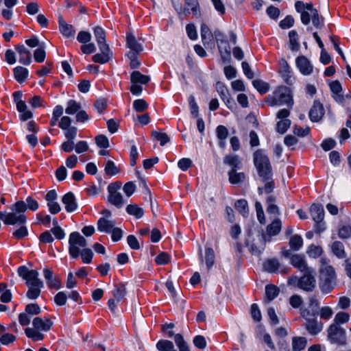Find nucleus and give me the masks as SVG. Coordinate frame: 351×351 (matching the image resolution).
I'll return each mask as SVG.
<instances>
[{
	"mask_svg": "<svg viewBox=\"0 0 351 351\" xmlns=\"http://www.w3.org/2000/svg\"><path fill=\"white\" fill-rule=\"evenodd\" d=\"M290 49L292 51H298L300 49L299 36L295 30L289 32Z\"/></svg>",
	"mask_w": 351,
	"mask_h": 351,
	"instance_id": "c9c22d12",
	"label": "nucleus"
},
{
	"mask_svg": "<svg viewBox=\"0 0 351 351\" xmlns=\"http://www.w3.org/2000/svg\"><path fill=\"white\" fill-rule=\"evenodd\" d=\"M350 320V315L348 313L346 312H339L336 314L335 319H334V323L337 324L339 326L341 324H345L348 322Z\"/></svg>",
	"mask_w": 351,
	"mask_h": 351,
	"instance_id": "13d9d810",
	"label": "nucleus"
},
{
	"mask_svg": "<svg viewBox=\"0 0 351 351\" xmlns=\"http://www.w3.org/2000/svg\"><path fill=\"white\" fill-rule=\"evenodd\" d=\"M295 66L303 75H310L313 73L314 66L312 62L304 56H299L296 58Z\"/></svg>",
	"mask_w": 351,
	"mask_h": 351,
	"instance_id": "9b49d317",
	"label": "nucleus"
},
{
	"mask_svg": "<svg viewBox=\"0 0 351 351\" xmlns=\"http://www.w3.org/2000/svg\"><path fill=\"white\" fill-rule=\"evenodd\" d=\"M229 182L232 184H240L245 180V174L243 172L230 170L228 173Z\"/></svg>",
	"mask_w": 351,
	"mask_h": 351,
	"instance_id": "2f4dec72",
	"label": "nucleus"
},
{
	"mask_svg": "<svg viewBox=\"0 0 351 351\" xmlns=\"http://www.w3.org/2000/svg\"><path fill=\"white\" fill-rule=\"evenodd\" d=\"M254 166L262 180H269L273 176L269 159L263 149L256 150L253 154Z\"/></svg>",
	"mask_w": 351,
	"mask_h": 351,
	"instance_id": "20e7f679",
	"label": "nucleus"
},
{
	"mask_svg": "<svg viewBox=\"0 0 351 351\" xmlns=\"http://www.w3.org/2000/svg\"><path fill=\"white\" fill-rule=\"evenodd\" d=\"M97 225L99 231L105 233H110L114 228L115 222L112 220H108L105 217H101L97 221Z\"/></svg>",
	"mask_w": 351,
	"mask_h": 351,
	"instance_id": "b1692460",
	"label": "nucleus"
},
{
	"mask_svg": "<svg viewBox=\"0 0 351 351\" xmlns=\"http://www.w3.org/2000/svg\"><path fill=\"white\" fill-rule=\"evenodd\" d=\"M25 211L29 209L36 211L39 208L38 202L31 196H28L25 199Z\"/></svg>",
	"mask_w": 351,
	"mask_h": 351,
	"instance_id": "e2e57ef3",
	"label": "nucleus"
},
{
	"mask_svg": "<svg viewBox=\"0 0 351 351\" xmlns=\"http://www.w3.org/2000/svg\"><path fill=\"white\" fill-rule=\"evenodd\" d=\"M223 163L230 167V170L238 171L242 168V160L237 154H228L223 158Z\"/></svg>",
	"mask_w": 351,
	"mask_h": 351,
	"instance_id": "a211bd4d",
	"label": "nucleus"
},
{
	"mask_svg": "<svg viewBox=\"0 0 351 351\" xmlns=\"http://www.w3.org/2000/svg\"><path fill=\"white\" fill-rule=\"evenodd\" d=\"M149 81V76L143 75L138 71H134L130 75V82L132 84H146Z\"/></svg>",
	"mask_w": 351,
	"mask_h": 351,
	"instance_id": "c85d7f7f",
	"label": "nucleus"
},
{
	"mask_svg": "<svg viewBox=\"0 0 351 351\" xmlns=\"http://www.w3.org/2000/svg\"><path fill=\"white\" fill-rule=\"evenodd\" d=\"M291 264L302 273L311 272V269H313L308 266L304 256L302 254L293 255L291 257Z\"/></svg>",
	"mask_w": 351,
	"mask_h": 351,
	"instance_id": "2eb2a0df",
	"label": "nucleus"
},
{
	"mask_svg": "<svg viewBox=\"0 0 351 351\" xmlns=\"http://www.w3.org/2000/svg\"><path fill=\"white\" fill-rule=\"evenodd\" d=\"M252 84L261 95L266 93L269 89L268 84L261 80H253Z\"/></svg>",
	"mask_w": 351,
	"mask_h": 351,
	"instance_id": "de8ad7c7",
	"label": "nucleus"
},
{
	"mask_svg": "<svg viewBox=\"0 0 351 351\" xmlns=\"http://www.w3.org/2000/svg\"><path fill=\"white\" fill-rule=\"evenodd\" d=\"M290 247L295 251H298L303 245V239L300 235L295 234L289 239Z\"/></svg>",
	"mask_w": 351,
	"mask_h": 351,
	"instance_id": "37998d69",
	"label": "nucleus"
},
{
	"mask_svg": "<svg viewBox=\"0 0 351 351\" xmlns=\"http://www.w3.org/2000/svg\"><path fill=\"white\" fill-rule=\"evenodd\" d=\"M99 50L101 51V53L94 55L93 56V61L100 64H105L108 62L111 58L109 47H107L106 49L99 48Z\"/></svg>",
	"mask_w": 351,
	"mask_h": 351,
	"instance_id": "c756f323",
	"label": "nucleus"
},
{
	"mask_svg": "<svg viewBox=\"0 0 351 351\" xmlns=\"http://www.w3.org/2000/svg\"><path fill=\"white\" fill-rule=\"evenodd\" d=\"M279 73L286 84L291 85L294 82V78L292 75V70L288 62L282 59L280 62Z\"/></svg>",
	"mask_w": 351,
	"mask_h": 351,
	"instance_id": "4468645a",
	"label": "nucleus"
},
{
	"mask_svg": "<svg viewBox=\"0 0 351 351\" xmlns=\"http://www.w3.org/2000/svg\"><path fill=\"white\" fill-rule=\"evenodd\" d=\"M33 326L40 331L47 332L51 329L53 322L47 318L35 317L32 321Z\"/></svg>",
	"mask_w": 351,
	"mask_h": 351,
	"instance_id": "412c9836",
	"label": "nucleus"
},
{
	"mask_svg": "<svg viewBox=\"0 0 351 351\" xmlns=\"http://www.w3.org/2000/svg\"><path fill=\"white\" fill-rule=\"evenodd\" d=\"M25 333L28 338L32 339L33 341H38L44 339V335L40 332V330L32 328H27L25 330Z\"/></svg>",
	"mask_w": 351,
	"mask_h": 351,
	"instance_id": "79ce46f5",
	"label": "nucleus"
},
{
	"mask_svg": "<svg viewBox=\"0 0 351 351\" xmlns=\"http://www.w3.org/2000/svg\"><path fill=\"white\" fill-rule=\"evenodd\" d=\"M174 348V345L172 341L169 340L162 339L157 342L156 348L159 351H171Z\"/></svg>",
	"mask_w": 351,
	"mask_h": 351,
	"instance_id": "09e8293b",
	"label": "nucleus"
},
{
	"mask_svg": "<svg viewBox=\"0 0 351 351\" xmlns=\"http://www.w3.org/2000/svg\"><path fill=\"white\" fill-rule=\"evenodd\" d=\"M310 213L312 219L319 227V232L324 230V224L321 223L324 218V210L322 205L313 204L310 208Z\"/></svg>",
	"mask_w": 351,
	"mask_h": 351,
	"instance_id": "f8f14e48",
	"label": "nucleus"
},
{
	"mask_svg": "<svg viewBox=\"0 0 351 351\" xmlns=\"http://www.w3.org/2000/svg\"><path fill=\"white\" fill-rule=\"evenodd\" d=\"M217 46L223 62L229 60L230 58V46L228 41H221L217 44Z\"/></svg>",
	"mask_w": 351,
	"mask_h": 351,
	"instance_id": "cd10ccee",
	"label": "nucleus"
},
{
	"mask_svg": "<svg viewBox=\"0 0 351 351\" xmlns=\"http://www.w3.org/2000/svg\"><path fill=\"white\" fill-rule=\"evenodd\" d=\"M59 29L65 37H72L75 34V30L71 25L67 24L62 17L59 18Z\"/></svg>",
	"mask_w": 351,
	"mask_h": 351,
	"instance_id": "473e14b6",
	"label": "nucleus"
},
{
	"mask_svg": "<svg viewBox=\"0 0 351 351\" xmlns=\"http://www.w3.org/2000/svg\"><path fill=\"white\" fill-rule=\"evenodd\" d=\"M217 90L221 99L226 101V99L230 96L228 88L221 82H217L216 84Z\"/></svg>",
	"mask_w": 351,
	"mask_h": 351,
	"instance_id": "052dcab7",
	"label": "nucleus"
},
{
	"mask_svg": "<svg viewBox=\"0 0 351 351\" xmlns=\"http://www.w3.org/2000/svg\"><path fill=\"white\" fill-rule=\"evenodd\" d=\"M23 108H16L17 111L19 112V119L21 121H26L33 117V113L31 110L27 109L26 104H24Z\"/></svg>",
	"mask_w": 351,
	"mask_h": 351,
	"instance_id": "c03bdc74",
	"label": "nucleus"
},
{
	"mask_svg": "<svg viewBox=\"0 0 351 351\" xmlns=\"http://www.w3.org/2000/svg\"><path fill=\"white\" fill-rule=\"evenodd\" d=\"M15 80L18 82H24L28 76V70L23 66H18L13 69Z\"/></svg>",
	"mask_w": 351,
	"mask_h": 351,
	"instance_id": "e433bc0d",
	"label": "nucleus"
},
{
	"mask_svg": "<svg viewBox=\"0 0 351 351\" xmlns=\"http://www.w3.org/2000/svg\"><path fill=\"white\" fill-rule=\"evenodd\" d=\"M170 256L167 252H161L155 258V262L157 265H166L170 261Z\"/></svg>",
	"mask_w": 351,
	"mask_h": 351,
	"instance_id": "338daca9",
	"label": "nucleus"
},
{
	"mask_svg": "<svg viewBox=\"0 0 351 351\" xmlns=\"http://www.w3.org/2000/svg\"><path fill=\"white\" fill-rule=\"evenodd\" d=\"M307 344V340L303 337H294L292 339V349L293 351L304 350Z\"/></svg>",
	"mask_w": 351,
	"mask_h": 351,
	"instance_id": "4c0bfd02",
	"label": "nucleus"
},
{
	"mask_svg": "<svg viewBox=\"0 0 351 351\" xmlns=\"http://www.w3.org/2000/svg\"><path fill=\"white\" fill-rule=\"evenodd\" d=\"M121 187V182H112L108 186V200L118 208L123 207L125 203L122 194L119 191Z\"/></svg>",
	"mask_w": 351,
	"mask_h": 351,
	"instance_id": "6e6552de",
	"label": "nucleus"
},
{
	"mask_svg": "<svg viewBox=\"0 0 351 351\" xmlns=\"http://www.w3.org/2000/svg\"><path fill=\"white\" fill-rule=\"evenodd\" d=\"M264 269L270 273H279L283 271L280 269V264L277 259L267 260L263 264Z\"/></svg>",
	"mask_w": 351,
	"mask_h": 351,
	"instance_id": "7c9ffc66",
	"label": "nucleus"
},
{
	"mask_svg": "<svg viewBox=\"0 0 351 351\" xmlns=\"http://www.w3.org/2000/svg\"><path fill=\"white\" fill-rule=\"evenodd\" d=\"M279 289L274 285H267L265 287V298L263 303L267 304L274 300L279 294Z\"/></svg>",
	"mask_w": 351,
	"mask_h": 351,
	"instance_id": "bb28decb",
	"label": "nucleus"
},
{
	"mask_svg": "<svg viewBox=\"0 0 351 351\" xmlns=\"http://www.w3.org/2000/svg\"><path fill=\"white\" fill-rule=\"evenodd\" d=\"M126 45L127 47L130 49V52L138 54L143 50L141 45L137 42L135 36L132 34H127Z\"/></svg>",
	"mask_w": 351,
	"mask_h": 351,
	"instance_id": "393cba45",
	"label": "nucleus"
},
{
	"mask_svg": "<svg viewBox=\"0 0 351 351\" xmlns=\"http://www.w3.org/2000/svg\"><path fill=\"white\" fill-rule=\"evenodd\" d=\"M62 202L64 205L65 210L68 213H72L77 210V204L73 193H66L62 198Z\"/></svg>",
	"mask_w": 351,
	"mask_h": 351,
	"instance_id": "f3484780",
	"label": "nucleus"
},
{
	"mask_svg": "<svg viewBox=\"0 0 351 351\" xmlns=\"http://www.w3.org/2000/svg\"><path fill=\"white\" fill-rule=\"evenodd\" d=\"M80 255L81 256L84 263L89 264L92 261L93 252L90 249L85 247L82 249V250L80 251Z\"/></svg>",
	"mask_w": 351,
	"mask_h": 351,
	"instance_id": "6e6d98bb",
	"label": "nucleus"
},
{
	"mask_svg": "<svg viewBox=\"0 0 351 351\" xmlns=\"http://www.w3.org/2000/svg\"><path fill=\"white\" fill-rule=\"evenodd\" d=\"M18 274L23 280L28 287L26 295L30 300L37 299L44 287L43 282L38 278L39 274L36 270L29 269L26 266H20L17 270Z\"/></svg>",
	"mask_w": 351,
	"mask_h": 351,
	"instance_id": "f257e3e1",
	"label": "nucleus"
},
{
	"mask_svg": "<svg viewBox=\"0 0 351 351\" xmlns=\"http://www.w3.org/2000/svg\"><path fill=\"white\" fill-rule=\"evenodd\" d=\"M266 103L270 106L287 105L292 108L293 99L291 90L287 86H280L266 98Z\"/></svg>",
	"mask_w": 351,
	"mask_h": 351,
	"instance_id": "7ed1b4c3",
	"label": "nucleus"
},
{
	"mask_svg": "<svg viewBox=\"0 0 351 351\" xmlns=\"http://www.w3.org/2000/svg\"><path fill=\"white\" fill-rule=\"evenodd\" d=\"M87 242L85 238L77 232H71L69 239V253L71 258H77L80 256V248H85Z\"/></svg>",
	"mask_w": 351,
	"mask_h": 351,
	"instance_id": "0eeeda50",
	"label": "nucleus"
},
{
	"mask_svg": "<svg viewBox=\"0 0 351 351\" xmlns=\"http://www.w3.org/2000/svg\"><path fill=\"white\" fill-rule=\"evenodd\" d=\"M217 136L219 139V145L221 148H224L226 147V139L228 136V129L223 125H219L216 128Z\"/></svg>",
	"mask_w": 351,
	"mask_h": 351,
	"instance_id": "72a5a7b5",
	"label": "nucleus"
},
{
	"mask_svg": "<svg viewBox=\"0 0 351 351\" xmlns=\"http://www.w3.org/2000/svg\"><path fill=\"white\" fill-rule=\"evenodd\" d=\"M333 253L339 258L345 256V250L343 243L340 241H335L332 245Z\"/></svg>",
	"mask_w": 351,
	"mask_h": 351,
	"instance_id": "8fccbe9b",
	"label": "nucleus"
},
{
	"mask_svg": "<svg viewBox=\"0 0 351 351\" xmlns=\"http://www.w3.org/2000/svg\"><path fill=\"white\" fill-rule=\"evenodd\" d=\"M291 121L289 119L280 120L276 123V131L280 134H285L291 125Z\"/></svg>",
	"mask_w": 351,
	"mask_h": 351,
	"instance_id": "603ef678",
	"label": "nucleus"
},
{
	"mask_svg": "<svg viewBox=\"0 0 351 351\" xmlns=\"http://www.w3.org/2000/svg\"><path fill=\"white\" fill-rule=\"evenodd\" d=\"M324 114V109L322 104L315 101L309 112V117L313 122L319 121Z\"/></svg>",
	"mask_w": 351,
	"mask_h": 351,
	"instance_id": "aec40b11",
	"label": "nucleus"
},
{
	"mask_svg": "<svg viewBox=\"0 0 351 351\" xmlns=\"http://www.w3.org/2000/svg\"><path fill=\"white\" fill-rule=\"evenodd\" d=\"M191 12L195 16L199 15V5L197 0H184V8L179 14L186 16Z\"/></svg>",
	"mask_w": 351,
	"mask_h": 351,
	"instance_id": "dca6fc26",
	"label": "nucleus"
},
{
	"mask_svg": "<svg viewBox=\"0 0 351 351\" xmlns=\"http://www.w3.org/2000/svg\"><path fill=\"white\" fill-rule=\"evenodd\" d=\"M319 288L322 293H329L336 285V275L334 268L323 265L320 269Z\"/></svg>",
	"mask_w": 351,
	"mask_h": 351,
	"instance_id": "39448f33",
	"label": "nucleus"
},
{
	"mask_svg": "<svg viewBox=\"0 0 351 351\" xmlns=\"http://www.w3.org/2000/svg\"><path fill=\"white\" fill-rule=\"evenodd\" d=\"M15 49L19 56V62L24 65H29L32 62L30 51L23 45H16Z\"/></svg>",
	"mask_w": 351,
	"mask_h": 351,
	"instance_id": "6ab92c4d",
	"label": "nucleus"
},
{
	"mask_svg": "<svg viewBox=\"0 0 351 351\" xmlns=\"http://www.w3.org/2000/svg\"><path fill=\"white\" fill-rule=\"evenodd\" d=\"M294 22L295 21L293 17L291 15H287L283 20L280 22L279 26L283 29H289L293 26Z\"/></svg>",
	"mask_w": 351,
	"mask_h": 351,
	"instance_id": "69168bd1",
	"label": "nucleus"
},
{
	"mask_svg": "<svg viewBox=\"0 0 351 351\" xmlns=\"http://www.w3.org/2000/svg\"><path fill=\"white\" fill-rule=\"evenodd\" d=\"M10 212H1L3 222L5 225H23L27 221L25 215V202L20 200L12 204Z\"/></svg>",
	"mask_w": 351,
	"mask_h": 351,
	"instance_id": "f03ea898",
	"label": "nucleus"
},
{
	"mask_svg": "<svg viewBox=\"0 0 351 351\" xmlns=\"http://www.w3.org/2000/svg\"><path fill=\"white\" fill-rule=\"evenodd\" d=\"M328 338L332 343L344 345L346 342V331L337 324H332L328 328Z\"/></svg>",
	"mask_w": 351,
	"mask_h": 351,
	"instance_id": "1a4fd4ad",
	"label": "nucleus"
},
{
	"mask_svg": "<svg viewBox=\"0 0 351 351\" xmlns=\"http://www.w3.org/2000/svg\"><path fill=\"white\" fill-rule=\"evenodd\" d=\"M45 57L46 52L43 47L36 49L34 52V58L36 62H43L45 61Z\"/></svg>",
	"mask_w": 351,
	"mask_h": 351,
	"instance_id": "774afa93",
	"label": "nucleus"
},
{
	"mask_svg": "<svg viewBox=\"0 0 351 351\" xmlns=\"http://www.w3.org/2000/svg\"><path fill=\"white\" fill-rule=\"evenodd\" d=\"M282 228V222L279 219H276L267 227L266 233L263 234L265 242H269L270 238L279 234Z\"/></svg>",
	"mask_w": 351,
	"mask_h": 351,
	"instance_id": "ddd939ff",
	"label": "nucleus"
},
{
	"mask_svg": "<svg viewBox=\"0 0 351 351\" xmlns=\"http://www.w3.org/2000/svg\"><path fill=\"white\" fill-rule=\"evenodd\" d=\"M295 8L300 14L301 22L305 25H308L312 17L313 10H316L313 4L297 1L295 3Z\"/></svg>",
	"mask_w": 351,
	"mask_h": 351,
	"instance_id": "9d476101",
	"label": "nucleus"
},
{
	"mask_svg": "<svg viewBox=\"0 0 351 351\" xmlns=\"http://www.w3.org/2000/svg\"><path fill=\"white\" fill-rule=\"evenodd\" d=\"M201 38L204 45L208 44L213 38V35L210 30V28L205 23H202L201 25Z\"/></svg>",
	"mask_w": 351,
	"mask_h": 351,
	"instance_id": "58836bf2",
	"label": "nucleus"
},
{
	"mask_svg": "<svg viewBox=\"0 0 351 351\" xmlns=\"http://www.w3.org/2000/svg\"><path fill=\"white\" fill-rule=\"evenodd\" d=\"M288 282L289 285H297V287L305 291H312L315 287L316 280L315 278V271L311 269V272H304V275L298 278L297 276L289 278Z\"/></svg>",
	"mask_w": 351,
	"mask_h": 351,
	"instance_id": "423d86ee",
	"label": "nucleus"
},
{
	"mask_svg": "<svg viewBox=\"0 0 351 351\" xmlns=\"http://www.w3.org/2000/svg\"><path fill=\"white\" fill-rule=\"evenodd\" d=\"M305 328L310 335H316L322 330L323 324L315 317L306 322Z\"/></svg>",
	"mask_w": 351,
	"mask_h": 351,
	"instance_id": "4be33fe9",
	"label": "nucleus"
},
{
	"mask_svg": "<svg viewBox=\"0 0 351 351\" xmlns=\"http://www.w3.org/2000/svg\"><path fill=\"white\" fill-rule=\"evenodd\" d=\"M333 313L332 309L328 306H323L319 309L320 318L324 320L330 319L333 315Z\"/></svg>",
	"mask_w": 351,
	"mask_h": 351,
	"instance_id": "680f3d73",
	"label": "nucleus"
},
{
	"mask_svg": "<svg viewBox=\"0 0 351 351\" xmlns=\"http://www.w3.org/2000/svg\"><path fill=\"white\" fill-rule=\"evenodd\" d=\"M173 336L175 343L180 351H190L187 343L181 334H176Z\"/></svg>",
	"mask_w": 351,
	"mask_h": 351,
	"instance_id": "a18cd8bd",
	"label": "nucleus"
},
{
	"mask_svg": "<svg viewBox=\"0 0 351 351\" xmlns=\"http://www.w3.org/2000/svg\"><path fill=\"white\" fill-rule=\"evenodd\" d=\"M104 171L106 175L112 176L119 172V169L112 160H108L105 165Z\"/></svg>",
	"mask_w": 351,
	"mask_h": 351,
	"instance_id": "864d4df0",
	"label": "nucleus"
},
{
	"mask_svg": "<svg viewBox=\"0 0 351 351\" xmlns=\"http://www.w3.org/2000/svg\"><path fill=\"white\" fill-rule=\"evenodd\" d=\"M114 287L112 295L113 298L116 299L117 303H118L124 298L126 294V289L125 285L123 283L115 284Z\"/></svg>",
	"mask_w": 351,
	"mask_h": 351,
	"instance_id": "f704fd0d",
	"label": "nucleus"
},
{
	"mask_svg": "<svg viewBox=\"0 0 351 351\" xmlns=\"http://www.w3.org/2000/svg\"><path fill=\"white\" fill-rule=\"evenodd\" d=\"M125 210L128 214L135 217L136 219L141 218L144 215L143 209L136 204H129Z\"/></svg>",
	"mask_w": 351,
	"mask_h": 351,
	"instance_id": "ea45409f",
	"label": "nucleus"
},
{
	"mask_svg": "<svg viewBox=\"0 0 351 351\" xmlns=\"http://www.w3.org/2000/svg\"><path fill=\"white\" fill-rule=\"evenodd\" d=\"M94 35L97 40L99 48L106 49L109 47L106 40V33L104 29L99 26L94 28Z\"/></svg>",
	"mask_w": 351,
	"mask_h": 351,
	"instance_id": "5701e85b",
	"label": "nucleus"
},
{
	"mask_svg": "<svg viewBox=\"0 0 351 351\" xmlns=\"http://www.w3.org/2000/svg\"><path fill=\"white\" fill-rule=\"evenodd\" d=\"M235 208L243 216L247 215V202L245 199H241L234 204Z\"/></svg>",
	"mask_w": 351,
	"mask_h": 351,
	"instance_id": "3c124183",
	"label": "nucleus"
},
{
	"mask_svg": "<svg viewBox=\"0 0 351 351\" xmlns=\"http://www.w3.org/2000/svg\"><path fill=\"white\" fill-rule=\"evenodd\" d=\"M205 253H206V256H205L206 265L207 268L208 269H210L213 267L214 262H215V252L212 247H208L206 248Z\"/></svg>",
	"mask_w": 351,
	"mask_h": 351,
	"instance_id": "49530a36",
	"label": "nucleus"
},
{
	"mask_svg": "<svg viewBox=\"0 0 351 351\" xmlns=\"http://www.w3.org/2000/svg\"><path fill=\"white\" fill-rule=\"evenodd\" d=\"M339 237L342 239H346L351 237V226L344 225L339 229Z\"/></svg>",
	"mask_w": 351,
	"mask_h": 351,
	"instance_id": "0e129e2a",
	"label": "nucleus"
},
{
	"mask_svg": "<svg viewBox=\"0 0 351 351\" xmlns=\"http://www.w3.org/2000/svg\"><path fill=\"white\" fill-rule=\"evenodd\" d=\"M81 110V104L80 103L76 101L73 99H70L66 103V107L65 109V112L67 114H77Z\"/></svg>",
	"mask_w": 351,
	"mask_h": 351,
	"instance_id": "a19ab883",
	"label": "nucleus"
},
{
	"mask_svg": "<svg viewBox=\"0 0 351 351\" xmlns=\"http://www.w3.org/2000/svg\"><path fill=\"white\" fill-rule=\"evenodd\" d=\"M147 108V103L143 99H136L133 102V108L138 112H142Z\"/></svg>",
	"mask_w": 351,
	"mask_h": 351,
	"instance_id": "bf43d9fd",
	"label": "nucleus"
},
{
	"mask_svg": "<svg viewBox=\"0 0 351 351\" xmlns=\"http://www.w3.org/2000/svg\"><path fill=\"white\" fill-rule=\"evenodd\" d=\"M322 252V248L320 246L315 245H311L306 250V253L308 256L313 258L320 256Z\"/></svg>",
	"mask_w": 351,
	"mask_h": 351,
	"instance_id": "4d7b16f0",
	"label": "nucleus"
},
{
	"mask_svg": "<svg viewBox=\"0 0 351 351\" xmlns=\"http://www.w3.org/2000/svg\"><path fill=\"white\" fill-rule=\"evenodd\" d=\"M43 275L47 281V284L50 289H58L60 288V282L58 279L53 278V272L48 268H45Z\"/></svg>",
	"mask_w": 351,
	"mask_h": 351,
	"instance_id": "a878e982",
	"label": "nucleus"
},
{
	"mask_svg": "<svg viewBox=\"0 0 351 351\" xmlns=\"http://www.w3.org/2000/svg\"><path fill=\"white\" fill-rule=\"evenodd\" d=\"M152 136L154 138L160 142L161 146H164L169 141V137L166 133L153 131Z\"/></svg>",
	"mask_w": 351,
	"mask_h": 351,
	"instance_id": "5fc2aeb1",
	"label": "nucleus"
}]
</instances>
